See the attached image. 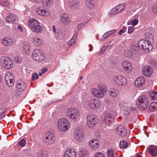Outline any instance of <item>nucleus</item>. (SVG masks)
Here are the masks:
<instances>
[{"mask_svg": "<svg viewBox=\"0 0 157 157\" xmlns=\"http://www.w3.org/2000/svg\"><path fill=\"white\" fill-rule=\"evenodd\" d=\"M108 91V88L105 84L100 83L97 86V88H92L91 90L92 94L97 98H102L106 94Z\"/></svg>", "mask_w": 157, "mask_h": 157, "instance_id": "f257e3e1", "label": "nucleus"}, {"mask_svg": "<svg viewBox=\"0 0 157 157\" xmlns=\"http://www.w3.org/2000/svg\"><path fill=\"white\" fill-rule=\"evenodd\" d=\"M66 114L67 117L73 122H76L80 120V113L75 108H70L67 109Z\"/></svg>", "mask_w": 157, "mask_h": 157, "instance_id": "f03ea898", "label": "nucleus"}, {"mask_svg": "<svg viewBox=\"0 0 157 157\" xmlns=\"http://www.w3.org/2000/svg\"><path fill=\"white\" fill-rule=\"evenodd\" d=\"M71 127V123L66 118H59L57 121V128L61 132H65L69 130Z\"/></svg>", "mask_w": 157, "mask_h": 157, "instance_id": "7ed1b4c3", "label": "nucleus"}, {"mask_svg": "<svg viewBox=\"0 0 157 157\" xmlns=\"http://www.w3.org/2000/svg\"><path fill=\"white\" fill-rule=\"evenodd\" d=\"M86 99V97L82 99V102L84 105L88 104L89 107L93 109H97L99 108L101 106L100 102L95 98H91L88 100L87 103Z\"/></svg>", "mask_w": 157, "mask_h": 157, "instance_id": "20e7f679", "label": "nucleus"}, {"mask_svg": "<svg viewBox=\"0 0 157 157\" xmlns=\"http://www.w3.org/2000/svg\"><path fill=\"white\" fill-rule=\"evenodd\" d=\"M98 121V118L94 114H89L86 117V125L89 128H94Z\"/></svg>", "mask_w": 157, "mask_h": 157, "instance_id": "39448f33", "label": "nucleus"}, {"mask_svg": "<svg viewBox=\"0 0 157 157\" xmlns=\"http://www.w3.org/2000/svg\"><path fill=\"white\" fill-rule=\"evenodd\" d=\"M148 102L147 97L145 95H142L138 98L137 105L140 109L144 110L147 108L148 105Z\"/></svg>", "mask_w": 157, "mask_h": 157, "instance_id": "423d86ee", "label": "nucleus"}, {"mask_svg": "<svg viewBox=\"0 0 157 157\" xmlns=\"http://www.w3.org/2000/svg\"><path fill=\"white\" fill-rule=\"evenodd\" d=\"M0 65L6 69H10L13 66V61L10 58L3 56L0 58Z\"/></svg>", "mask_w": 157, "mask_h": 157, "instance_id": "0eeeda50", "label": "nucleus"}, {"mask_svg": "<svg viewBox=\"0 0 157 157\" xmlns=\"http://www.w3.org/2000/svg\"><path fill=\"white\" fill-rule=\"evenodd\" d=\"M139 48L145 52H148L151 51L153 48L150 43L144 40H140L138 42Z\"/></svg>", "mask_w": 157, "mask_h": 157, "instance_id": "6e6552de", "label": "nucleus"}, {"mask_svg": "<svg viewBox=\"0 0 157 157\" xmlns=\"http://www.w3.org/2000/svg\"><path fill=\"white\" fill-rule=\"evenodd\" d=\"M113 82L116 85L120 86H125L127 83L126 78L119 75H115L113 76Z\"/></svg>", "mask_w": 157, "mask_h": 157, "instance_id": "1a4fd4ad", "label": "nucleus"}, {"mask_svg": "<svg viewBox=\"0 0 157 157\" xmlns=\"http://www.w3.org/2000/svg\"><path fill=\"white\" fill-rule=\"evenodd\" d=\"M85 135L82 128H77L74 130L73 137L77 141L81 142L84 139Z\"/></svg>", "mask_w": 157, "mask_h": 157, "instance_id": "9d476101", "label": "nucleus"}, {"mask_svg": "<svg viewBox=\"0 0 157 157\" xmlns=\"http://www.w3.org/2000/svg\"><path fill=\"white\" fill-rule=\"evenodd\" d=\"M32 57L34 60L40 62L43 61L45 58L42 52L38 49H35L33 52Z\"/></svg>", "mask_w": 157, "mask_h": 157, "instance_id": "9b49d317", "label": "nucleus"}, {"mask_svg": "<svg viewBox=\"0 0 157 157\" xmlns=\"http://www.w3.org/2000/svg\"><path fill=\"white\" fill-rule=\"evenodd\" d=\"M56 138L50 132H48L46 134L45 138L44 140V143L47 145L50 146L55 142Z\"/></svg>", "mask_w": 157, "mask_h": 157, "instance_id": "f8f14e48", "label": "nucleus"}, {"mask_svg": "<svg viewBox=\"0 0 157 157\" xmlns=\"http://www.w3.org/2000/svg\"><path fill=\"white\" fill-rule=\"evenodd\" d=\"M5 78L6 83L8 86L11 87L13 85L15 80L13 75L10 72H6Z\"/></svg>", "mask_w": 157, "mask_h": 157, "instance_id": "ddd939ff", "label": "nucleus"}, {"mask_svg": "<svg viewBox=\"0 0 157 157\" xmlns=\"http://www.w3.org/2000/svg\"><path fill=\"white\" fill-rule=\"evenodd\" d=\"M36 11L39 15L44 17H47L50 14V11L48 9L44 8L42 6L38 7Z\"/></svg>", "mask_w": 157, "mask_h": 157, "instance_id": "4468645a", "label": "nucleus"}, {"mask_svg": "<svg viewBox=\"0 0 157 157\" xmlns=\"http://www.w3.org/2000/svg\"><path fill=\"white\" fill-rule=\"evenodd\" d=\"M3 44L7 47H11L16 43V40L15 39L9 36L5 37L3 38L2 40Z\"/></svg>", "mask_w": 157, "mask_h": 157, "instance_id": "2eb2a0df", "label": "nucleus"}, {"mask_svg": "<svg viewBox=\"0 0 157 157\" xmlns=\"http://www.w3.org/2000/svg\"><path fill=\"white\" fill-rule=\"evenodd\" d=\"M27 86L26 84L24 81L21 80H18L16 84V89L18 91H22L25 90Z\"/></svg>", "mask_w": 157, "mask_h": 157, "instance_id": "dca6fc26", "label": "nucleus"}, {"mask_svg": "<svg viewBox=\"0 0 157 157\" xmlns=\"http://www.w3.org/2000/svg\"><path fill=\"white\" fill-rule=\"evenodd\" d=\"M76 153L75 150L71 148H68L65 151L63 157H76Z\"/></svg>", "mask_w": 157, "mask_h": 157, "instance_id": "f3484780", "label": "nucleus"}, {"mask_svg": "<svg viewBox=\"0 0 157 157\" xmlns=\"http://www.w3.org/2000/svg\"><path fill=\"white\" fill-rule=\"evenodd\" d=\"M99 143V141L96 139H91L89 142V147L93 150H96L98 148Z\"/></svg>", "mask_w": 157, "mask_h": 157, "instance_id": "a211bd4d", "label": "nucleus"}, {"mask_svg": "<svg viewBox=\"0 0 157 157\" xmlns=\"http://www.w3.org/2000/svg\"><path fill=\"white\" fill-rule=\"evenodd\" d=\"M142 69L143 74L147 77H150L153 73L152 68L148 66L147 65L142 67Z\"/></svg>", "mask_w": 157, "mask_h": 157, "instance_id": "6ab92c4d", "label": "nucleus"}, {"mask_svg": "<svg viewBox=\"0 0 157 157\" xmlns=\"http://www.w3.org/2000/svg\"><path fill=\"white\" fill-rule=\"evenodd\" d=\"M122 66L124 71L127 73H129L132 69L131 63L128 61H124L122 63Z\"/></svg>", "mask_w": 157, "mask_h": 157, "instance_id": "aec40b11", "label": "nucleus"}, {"mask_svg": "<svg viewBox=\"0 0 157 157\" xmlns=\"http://www.w3.org/2000/svg\"><path fill=\"white\" fill-rule=\"evenodd\" d=\"M104 121L106 124L109 125H111L113 124L114 122V118L111 114L106 113L105 115L104 119Z\"/></svg>", "mask_w": 157, "mask_h": 157, "instance_id": "412c9836", "label": "nucleus"}, {"mask_svg": "<svg viewBox=\"0 0 157 157\" xmlns=\"http://www.w3.org/2000/svg\"><path fill=\"white\" fill-rule=\"evenodd\" d=\"M68 6L71 9H75L79 6L78 0H68L67 2Z\"/></svg>", "mask_w": 157, "mask_h": 157, "instance_id": "4be33fe9", "label": "nucleus"}, {"mask_svg": "<svg viewBox=\"0 0 157 157\" xmlns=\"http://www.w3.org/2000/svg\"><path fill=\"white\" fill-rule=\"evenodd\" d=\"M60 20L61 23L63 25H67L70 22V19L67 14L63 13L60 17Z\"/></svg>", "mask_w": 157, "mask_h": 157, "instance_id": "5701e85b", "label": "nucleus"}, {"mask_svg": "<svg viewBox=\"0 0 157 157\" xmlns=\"http://www.w3.org/2000/svg\"><path fill=\"white\" fill-rule=\"evenodd\" d=\"M148 151L151 155L153 157L157 155V147L154 145H151L149 146Z\"/></svg>", "mask_w": 157, "mask_h": 157, "instance_id": "b1692460", "label": "nucleus"}, {"mask_svg": "<svg viewBox=\"0 0 157 157\" xmlns=\"http://www.w3.org/2000/svg\"><path fill=\"white\" fill-rule=\"evenodd\" d=\"M117 132V133L122 137H125L127 135L126 129L122 125L118 126Z\"/></svg>", "mask_w": 157, "mask_h": 157, "instance_id": "393cba45", "label": "nucleus"}, {"mask_svg": "<svg viewBox=\"0 0 157 157\" xmlns=\"http://www.w3.org/2000/svg\"><path fill=\"white\" fill-rule=\"evenodd\" d=\"M145 83L144 78L142 77H140L137 78L134 82L135 86L138 87H140L142 86Z\"/></svg>", "mask_w": 157, "mask_h": 157, "instance_id": "a878e982", "label": "nucleus"}, {"mask_svg": "<svg viewBox=\"0 0 157 157\" xmlns=\"http://www.w3.org/2000/svg\"><path fill=\"white\" fill-rule=\"evenodd\" d=\"M6 21L8 23H14L17 19V17L16 15L13 14H10L6 17Z\"/></svg>", "mask_w": 157, "mask_h": 157, "instance_id": "bb28decb", "label": "nucleus"}, {"mask_svg": "<svg viewBox=\"0 0 157 157\" xmlns=\"http://www.w3.org/2000/svg\"><path fill=\"white\" fill-rule=\"evenodd\" d=\"M85 2L89 9L93 10L95 8V3L94 0H85Z\"/></svg>", "mask_w": 157, "mask_h": 157, "instance_id": "cd10ccee", "label": "nucleus"}, {"mask_svg": "<svg viewBox=\"0 0 157 157\" xmlns=\"http://www.w3.org/2000/svg\"><path fill=\"white\" fill-rule=\"evenodd\" d=\"M37 157H49V155L47 151L43 149L39 150L37 153Z\"/></svg>", "mask_w": 157, "mask_h": 157, "instance_id": "c85d7f7f", "label": "nucleus"}, {"mask_svg": "<svg viewBox=\"0 0 157 157\" xmlns=\"http://www.w3.org/2000/svg\"><path fill=\"white\" fill-rule=\"evenodd\" d=\"M42 39L37 37H34L32 40L33 44L36 46H40L42 42Z\"/></svg>", "mask_w": 157, "mask_h": 157, "instance_id": "c756f323", "label": "nucleus"}, {"mask_svg": "<svg viewBox=\"0 0 157 157\" xmlns=\"http://www.w3.org/2000/svg\"><path fill=\"white\" fill-rule=\"evenodd\" d=\"M31 30L32 31L36 33H41L42 31V27L40 25L39 22H38L36 25L34 26Z\"/></svg>", "mask_w": 157, "mask_h": 157, "instance_id": "7c9ffc66", "label": "nucleus"}, {"mask_svg": "<svg viewBox=\"0 0 157 157\" xmlns=\"http://www.w3.org/2000/svg\"><path fill=\"white\" fill-rule=\"evenodd\" d=\"M31 30L32 31L36 33H41L42 31V27L40 25L39 22H38L36 25L34 26Z\"/></svg>", "mask_w": 157, "mask_h": 157, "instance_id": "2f4dec72", "label": "nucleus"}, {"mask_svg": "<svg viewBox=\"0 0 157 157\" xmlns=\"http://www.w3.org/2000/svg\"><path fill=\"white\" fill-rule=\"evenodd\" d=\"M39 22L37 20L34 18H30L28 22V26L31 29L34 26Z\"/></svg>", "mask_w": 157, "mask_h": 157, "instance_id": "473e14b6", "label": "nucleus"}, {"mask_svg": "<svg viewBox=\"0 0 157 157\" xmlns=\"http://www.w3.org/2000/svg\"><path fill=\"white\" fill-rule=\"evenodd\" d=\"M23 52L27 54H29L30 50V45L28 43L25 42L23 46Z\"/></svg>", "mask_w": 157, "mask_h": 157, "instance_id": "72a5a7b5", "label": "nucleus"}, {"mask_svg": "<svg viewBox=\"0 0 157 157\" xmlns=\"http://www.w3.org/2000/svg\"><path fill=\"white\" fill-rule=\"evenodd\" d=\"M116 31V30L113 29L110 31H108L105 33L102 36L101 39V40H102L110 36L114 33Z\"/></svg>", "mask_w": 157, "mask_h": 157, "instance_id": "f704fd0d", "label": "nucleus"}, {"mask_svg": "<svg viewBox=\"0 0 157 157\" xmlns=\"http://www.w3.org/2000/svg\"><path fill=\"white\" fill-rule=\"evenodd\" d=\"M145 38L146 40L150 43L154 41L153 35L150 33H145Z\"/></svg>", "mask_w": 157, "mask_h": 157, "instance_id": "c9c22d12", "label": "nucleus"}, {"mask_svg": "<svg viewBox=\"0 0 157 157\" xmlns=\"http://www.w3.org/2000/svg\"><path fill=\"white\" fill-rule=\"evenodd\" d=\"M109 94L112 97L114 98L117 97L119 94L118 90L116 89H111L109 92Z\"/></svg>", "mask_w": 157, "mask_h": 157, "instance_id": "e433bc0d", "label": "nucleus"}, {"mask_svg": "<svg viewBox=\"0 0 157 157\" xmlns=\"http://www.w3.org/2000/svg\"><path fill=\"white\" fill-rule=\"evenodd\" d=\"M77 36V34H75L72 38L68 41V44L69 46H71L74 45L76 40Z\"/></svg>", "mask_w": 157, "mask_h": 157, "instance_id": "4c0bfd02", "label": "nucleus"}, {"mask_svg": "<svg viewBox=\"0 0 157 157\" xmlns=\"http://www.w3.org/2000/svg\"><path fill=\"white\" fill-rule=\"evenodd\" d=\"M157 109V103L154 102L151 103L149 107V110L151 112L154 111Z\"/></svg>", "mask_w": 157, "mask_h": 157, "instance_id": "58836bf2", "label": "nucleus"}, {"mask_svg": "<svg viewBox=\"0 0 157 157\" xmlns=\"http://www.w3.org/2000/svg\"><path fill=\"white\" fill-rule=\"evenodd\" d=\"M108 157H115L116 155L115 151L112 149H109L107 151Z\"/></svg>", "mask_w": 157, "mask_h": 157, "instance_id": "ea45409f", "label": "nucleus"}, {"mask_svg": "<svg viewBox=\"0 0 157 157\" xmlns=\"http://www.w3.org/2000/svg\"><path fill=\"white\" fill-rule=\"evenodd\" d=\"M52 2V0H42V4L44 6L50 7Z\"/></svg>", "mask_w": 157, "mask_h": 157, "instance_id": "a19ab883", "label": "nucleus"}, {"mask_svg": "<svg viewBox=\"0 0 157 157\" xmlns=\"http://www.w3.org/2000/svg\"><path fill=\"white\" fill-rule=\"evenodd\" d=\"M149 95L150 97L152 100H156L157 99V92L155 91L150 92Z\"/></svg>", "mask_w": 157, "mask_h": 157, "instance_id": "79ce46f5", "label": "nucleus"}, {"mask_svg": "<svg viewBox=\"0 0 157 157\" xmlns=\"http://www.w3.org/2000/svg\"><path fill=\"white\" fill-rule=\"evenodd\" d=\"M53 31L55 33V35L56 38L59 39L62 34V33L60 30H59L58 32L56 33L55 26H53L52 27Z\"/></svg>", "mask_w": 157, "mask_h": 157, "instance_id": "37998d69", "label": "nucleus"}, {"mask_svg": "<svg viewBox=\"0 0 157 157\" xmlns=\"http://www.w3.org/2000/svg\"><path fill=\"white\" fill-rule=\"evenodd\" d=\"M133 52L131 50L127 49L124 52V55L127 57H130L132 55Z\"/></svg>", "mask_w": 157, "mask_h": 157, "instance_id": "c03bdc74", "label": "nucleus"}, {"mask_svg": "<svg viewBox=\"0 0 157 157\" xmlns=\"http://www.w3.org/2000/svg\"><path fill=\"white\" fill-rule=\"evenodd\" d=\"M118 13L122 12L124 9V5L123 4H120L115 7Z\"/></svg>", "mask_w": 157, "mask_h": 157, "instance_id": "a18cd8bd", "label": "nucleus"}, {"mask_svg": "<svg viewBox=\"0 0 157 157\" xmlns=\"http://www.w3.org/2000/svg\"><path fill=\"white\" fill-rule=\"evenodd\" d=\"M128 145L127 142L125 141H121L120 143V146L121 148H126Z\"/></svg>", "mask_w": 157, "mask_h": 157, "instance_id": "49530a36", "label": "nucleus"}, {"mask_svg": "<svg viewBox=\"0 0 157 157\" xmlns=\"http://www.w3.org/2000/svg\"><path fill=\"white\" fill-rule=\"evenodd\" d=\"M1 4L3 6L7 8L9 6L10 3L9 0H3Z\"/></svg>", "mask_w": 157, "mask_h": 157, "instance_id": "de8ad7c7", "label": "nucleus"}, {"mask_svg": "<svg viewBox=\"0 0 157 157\" xmlns=\"http://www.w3.org/2000/svg\"><path fill=\"white\" fill-rule=\"evenodd\" d=\"M90 18H89L88 20H87L85 22H84L82 23H81L79 24L77 27V28L78 30H80V29L83 27L84 25H85L86 24L88 23L89 21H90Z\"/></svg>", "mask_w": 157, "mask_h": 157, "instance_id": "09e8293b", "label": "nucleus"}, {"mask_svg": "<svg viewBox=\"0 0 157 157\" xmlns=\"http://www.w3.org/2000/svg\"><path fill=\"white\" fill-rule=\"evenodd\" d=\"M78 154L80 157H83L86 155L87 152L85 149H81L78 152Z\"/></svg>", "mask_w": 157, "mask_h": 157, "instance_id": "8fccbe9b", "label": "nucleus"}, {"mask_svg": "<svg viewBox=\"0 0 157 157\" xmlns=\"http://www.w3.org/2000/svg\"><path fill=\"white\" fill-rule=\"evenodd\" d=\"M118 13L117 12V10L115 8V7L112 8L111 9L109 12V14L110 15H114L116 13Z\"/></svg>", "mask_w": 157, "mask_h": 157, "instance_id": "3c124183", "label": "nucleus"}, {"mask_svg": "<svg viewBox=\"0 0 157 157\" xmlns=\"http://www.w3.org/2000/svg\"><path fill=\"white\" fill-rule=\"evenodd\" d=\"M14 59L17 63H20L21 62L22 59L21 57L17 56L15 57Z\"/></svg>", "mask_w": 157, "mask_h": 157, "instance_id": "603ef678", "label": "nucleus"}, {"mask_svg": "<svg viewBox=\"0 0 157 157\" xmlns=\"http://www.w3.org/2000/svg\"><path fill=\"white\" fill-rule=\"evenodd\" d=\"M108 46H108L107 47L103 46L101 49V51L97 53L99 55H101L103 54L105 52V50L106 49V48L108 47Z\"/></svg>", "mask_w": 157, "mask_h": 157, "instance_id": "864d4df0", "label": "nucleus"}, {"mask_svg": "<svg viewBox=\"0 0 157 157\" xmlns=\"http://www.w3.org/2000/svg\"><path fill=\"white\" fill-rule=\"evenodd\" d=\"M20 145L21 147H24L26 145V143L25 140L24 139L21 140L19 142Z\"/></svg>", "mask_w": 157, "mask_h": 157, "instance_id": "5fc2aeb1", "label": "nucleus"}, {"mask_svg": "<svg viewBox=\"0 0 157 157\" xmlns=\"http://www.w3.org/2000/svg\"><path fill=\"white\" fill-rule=\"evenodd\" d=\"M94 157H105V156L102 153L97 152L95 154Z\"/></svg>", "mask_w": 157, "mask_h": 157, "instance_id": "6e6d98bb", "label": "nucleus"}, {"mask_svg": "<svg viewBox=\"0 0 157 157\" xmlns=\"http://www.w3.org/2000/svg\"><path fill=\"white\" fill-rule=\"evenodd\" d=\"M152 12L155 14H157V6L154 5L152 8Z\"/></svg>", "mask_w": 157, "mask_h": 157, "instance_id": "4d7b16f0", "label": "nucleus"}, {"mask_svg": "<svg viewBox=\"0 0 157 157\" xmlns=\"http://www.w3.org/2000/svg\"><path fill=\"white\" fill-rule=\"evenodd\" d=\"M38 78V75L36 73H34L32 74V78L33 80H36Z\"/></svg>", "mask_w": 157, "mask_h": 157, "instance_id": "13d9d810", "label": "nucleus"}, {"mask_svg": "<svg viewBox=\"0 0 157 157\" xmlns=\"http://www.w3.org/2000/svg\"><path fill=\"white\" fill-rule=\"evenodd\" d=\"M135 30V29L132 26H129L128 27V33H131Z\"/></svg>", "mask_w": 157, "mask_h": 157, "instance_id": "bf43d9fd", "label": "nucleus"}, {"mask_svg": "<svg viewBox=\"0 0 157 157\" xmlns=\"http://www.w3.org/2000/svg\"><path fill=\"white\" fill-rule=\"evenodd\" d=\"M138 23V20L137 19H134L132 21L131 24L133 26H135Z\"/></svg>", "mask_w": 157, "mask_h": 157, "instance_id": "052dcab7", "label": "nucleus"}, {"mask_svg": "<svg viewBox=\"0 0 157 157\" xmlns=\"http://www.w3.org/2000/svg\"><path fill=\"white\" fill-rule=\"evenodd\" d=\"M6 109H5L2 113H1V117L2 118H3L5 117L6 114Z\"/></svg>", "mask_w": 157, "mask_h": 157, "instance_id": "680f3d73", "label": "nucleus"}, {"mask_svg": "<svg viewBox=\"0 0 157 157\" xmlns=\"http://www.w3.org/2000/svg\"><path fill=\"white\" fill-rule=\"evenodd\" d=\"M138 48L135 46H133L132 47L131 50H133V51H136L138 50Z\"/></svg>", "mask_w": 157, "mask_h": 157, "instance_id": "e2e57ef3", "label": "nucleus"}, {"mask_svg": "<svg viewBox=\"0 0 157 157\" xmlns=\"http://www.w3.org/2000/svg\"><path fill=\"white\" fill-rule=\"evenodd\" d=\"M48 69L47 68H44L42 69L41 72L43 74H44L45 72L47 71Z\"/></svg>", "mask_w": 157, "mask_h": 157, "instance_id": "0e129e2a", "label": "nucleus"}, {"mask_svg": "<svg viewBox=\"0 0 157 157\" xmlns=\"http://www.w3.org/2000/svg\"><path fill=\"white\" fill-rule=\"evenodd\" d=\"M124 32H123V31H122L121 29L119 31V32H118V34H119L121 36V35L122 34H123V33H124Z\"/></svg>", "mask_w": 157, "mask_h": 157, "instance_id": "69168bd1", "label": "nucleus"}, {"mask_svg": "<svg viewBox=\"0 0 157 157\" xmlns=\"http://www.w3.org/2000/svg\"><path fill=\"white\" fill-rule=\"evenodd\" d=\"M17 29L20 31V32H22L23 31L22 28L21 26H18Z\"/></svg>", "mask_w": 157, "mask_h": 157, "instance_id": "338daca9", "label": "nucleus"}, {"mask_svg": "<svg viewBox=\"0 0 157 157\" xmlns=\"http://www.w3.org/2000/svg\"><path fill=\"white\" fill-rule=\"evenodd\" d=\"M121 29L123 31L124 33L126 31L127 28L126 27H123Z\"/></svg>", "mask_w": 157, "mask_h": 157, "instance_id": "774afa93", "label": "nucleus"}]
</instances>
